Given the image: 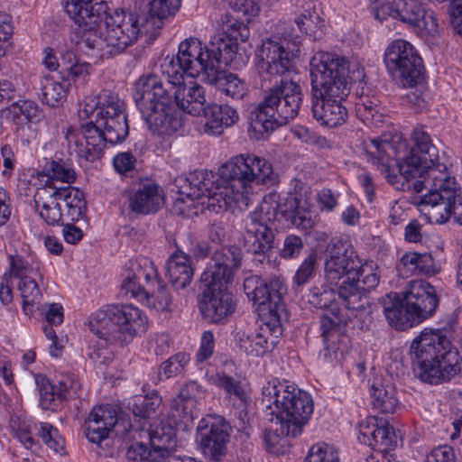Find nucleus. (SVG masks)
I'll return each instance as SVG.
<instances>
[{
  "instance_id": "f257e3e1",
  "label": "nucleus",
  "mask_w": 462,
  "mask_h": 462,
  "mask_svg": "<svg viewBox=\"0 0 462 462\" xmlns=\"http://www.w3.org/2000/svg\"><path fill=\"white\" fill-rule=\"evenodd\" d=\"M325 280L329 291L319 294V309L324 328L335 327L340 321L339 309L335 301V292L347 310L365 311L370 307L367 293L379 283V277L361 264L354 248L338 238H332L326 248ZM328 331L323 330L326 339Z\"/></svg>"
},
{
  "instance_id": "f03ea898",
  "label": "nucleus",
  "mask_w": 462,
  "mask_h": 462,
  "mask_svg": "<svg viewBox=\"0 0 462 462\" xmlns=\"http://www.w3.org/2000/svg\"><path fill=\"white\" fill-rule=\"evenodd\" d=\"M129 134L125 103L117 95L102 90L98 95V106L95 121L82 125L80 130L68 127L65 138L77 157L94 162L103 156L106 143H122Z\"/></svg>"
},
{
  "instance_id": "7ed1b4c3",
  "label": "nucleus",
  "mask_w": 462,
  "mask_h": 462,
  "mask_svg": "<svg viewBox=\"0 0 462 462\" xmlns=\"http://www.w3.org/2000/svg\"><path fill=\"white\" fill-rule=\"evenodd\" d=\"M218 175L223 187L214 192L209 189L205 196L208 209L216 214L247 206L253 183L267 184L274 180L272 164L254 154L232 157L219 168Z\"/></svg>"
},
{
  "instance_id": "20e7f679",
  "label": "nucleus",
  "mask_w": 462,
  "mask_h": 462,
  "mask_svg": "<svg viewBox=\"0 0 462 462\" xmlns=\"http://www.w3.org/2000/svg\"><path fill=\"white\" fill-rule=\"evenodd\" d=\"M451 328H425L415 337L410 352L413 371L422 382L439 384L460 372L459 355L453 348Z\"/></svg>"
},
{
  "instance_id": "39448f33",
  "label": "nucleus",
  "mask_w": 462,
  "mask_h": 462,
  "mask_svg": "<svg viewBox=\"0 0 462 462\" xmlns=\"http://www.w3.org/2000/svg\"><path fill=\"white\" fill-rule=\"evenodd\" d=\"M134 99L150 131L159 136L179 134L183 115L171 103V96L156 74L143 75L134 84Z\"/></svg>"
},
{
  "instance_id": "423d86ee",
  "label": "nucleus",
  "mask_w": 462,
  "mask_h": 462,
  "mask_svg": "<svg viewBox=\"0 0 462 462\" xmlns=\"http://www.w3.org/2000/svg\"><path fill=\"white\" fill-rule=\"evenodd\" d=\"M217 41L220 40H210L208 45H203L197 38L184 40L179 45L176 57L164 59L161 65L162 74L178 83L185 76H202V79L207 81L219 64L230 65L232 48L228 49Z\"/></svg>"
},
{
  "instance_id": "0eeeda50",
  "label": "nucleus",
  "mask_w": 462,
  "mask_h": 462,
  "mask_svg": "<svg viewBox=\"0 0 462 462\" xmlns=\"http://www.w3.org/2000/svg\"><path fill=\"white\" fill-rule=\"evenodd\" d=\"M302 103L300 85L282 78L270 88L262 102L251 111L248 132L256 140L264 139L271 132L286 125L299 114Z\"/></svg>"
},
{
  "instance_id": "6e6552de",
  "label": "nucleus",
  "mask_w": 462,
  "mask_h": 462,
  "mask_svg": "<svg viewBox=\"0 0 462 462\" xmlns=\"http://www.w3.org/2000/svg\"><path fill=\"white\" fill-rule=\"evenodd\" d=\"M389 149H392V144L386 140L374 138L365 143V150L370 161L377 166L383 177L396 189H413L416 193L426 189L429 192L426 180L430 171H440L441 167H444L445 171H448L446 164L431 163L418 153L410 152L408 155L397 162L396 167L399 174H396L395 169L392 165V160L387 155Z\"/></svg>"
},
{
  "instance_id": "1a4fd4ad",
  "label": "nucleus",
  "mask_w": 462,
  "mask_h": 462,
  "mask_svg": "<svg viewBox=\"0 0 462 462\" xmlns=\"http://www.w3.org/2000/svg\"><path fill=\"white\" fill-rule=\"evenodd\" d=\"M262 404L267 415L282 421L286 432L301 434L309 422L314 402L311 395L289 381L273 379L262 389Z\"/></svg>"
},
{
  "instance_id": "9d476101",
  "label": "nucleus",
  "mask_w": 462,
  "mask_h": 462,
  "mask_svg": "<svg viewBox=\"0 0 462 462\" xmlns=\"http://www.w3.org/2000/svg\"><path fill=\"white\" fill-rule=\"evenodd\" d=\"M105 27L99 24L83 31L82 42L98 59H108L122 53L134 43L141 33H145L143 20L137 10L125 12L116 10L106 14Z\"/></svg>"
},
{
  "instance_id": "9b49d317",
  "label": "nucleus",
  "mask_w": 462,
  "mask_h": 462,
  "mask_svg": "<svg viewBox=\"0 0 462 462\" xmlns=\"http://www.w3.org/2000/svg\"><path fill=\"white\" fill-rule=\"evenodd\" d=\"M348 62L335 53H319V96L322 99L319 120L327 127L342 125L346 110L340 101L348 95Z\"/></svg>"
},
{
  "instance_id": "f8f14e48",
  "label": "nucleus",
  "mask_w": 462,
  "mask_h": 462,
  "mask_svg": "<svg viewBox=\"0 0 462 462\" xmlns=\"http://www.w3.org/2000/svg\"><path fill=\"white\" fill-rule=\"evenodd\" d=\"M148 319L133 304H111L98 310L89 320V328L107 344L125 345L145 333Z\"/></svg>"
},
{
  "instance_id": "ddd939ff",
  "label": "nucleus",
  "mask_w": 462,
  "mask_h": 462,
  "mask_svg": "<svg viewBox=\"0 0 462 462\" xmlns=\"http://www.w3.org/2000/svg\"><path fill=\"white\" fill-rule=\"evenodd\" d=\"M33 199L40 217L49 226L78 222L88 210L84 193L70 185L56 187L49 182L36 189Z\"/></svg>"
},
{
  "instance_id": "4468645a",
  "label": "nucleus",
  "mask_w": 462,
  "mask_h": 462,
  "mask_svg": "<svg viewBox=\"0 0 462 462\" xmlns=\"http://www.w3.org/2000/svg\"><path fill=\"white\" fill-rule=\"evenodd\" d=\"M430 171L426 180L429 193L421 198V204L430 206L429 214L437 223H446L451 217L462 226V188L444 167Z\"/></svg>"
},
{
  "instance_id": "2eb2a0df",
  "label": "nucleus",
  "mask_w": 462,
  "mask_h": 462,
  "mask_svg": "<svg viewBox=\"0 0 462 462\" xmlns=\"http://www.w3.org/2000/svg\"><path fill=\"white\" fill-rule=\"evenodd\" d=\"M244 291L263 319H277L281 321L285 311L283 296L287 292L282 277L264 280L257 275L249 276L244 281Z\"/></svg>"
},
{
  "instance_id": "dca6fc26",
  "label": "nucleus",
  "mask_w": 462,
  "mask_h": 462,
  "mask_svg": "<svg viewBox=\"0 0 462 462\" xmlns=\"http://www.w3.org/2000/svg\"><path fill=\"white\" fill-rule=\"evenodd\" d=\"M112 431L121 439L129 437L133 431V425L128 416L120 412L113 404L93 407L84 423V432L88 441L99 444L107 439Z\"/></svg>"
},
{
  "instance_id": "f3484780",
  "label": "nucleus",
  "mask_w": 462,
  "mask_h": 462,
  "mask_svg": "<svg viewBox=\"0 0 462 462\" xmlns=\"http://www.w3.org/2000/svg\"><path fill=\"white\" fill-rule=\"evenodd\" d=\"M208 381L223 393L224 402L245 421L252 405V397L248 383L236 371L235 364L226 363L216 374L210 375Z\"/></svg>"
},
{
  "instance_id": "a211bd4d",
  "label": "nucleus",
  "mask_w": 462,
  "mask_h": 462,
  "mask_svg": "<svg viewBox=\"0 0 462 462\" xmlns=\"http://www.w3.org/2000/svg\"><path fill=\"white\" fill-rule=\"evenodd\" d=\"M384 62L393 78L403 88L413 87L422 75L421 59L404 40H396L386 49Z\"/></svg>"
},
{
  "instance_id": "6ab92c4d",
  "label": "nucleus",
  "mask_w": 462,
  "mask_h": 462,
  "mask_svg": "<svg viewBox=\"0 0 462 462\" xmlns=\"http://www.w3.org/2000/svg\"><path fill=\"white\" fill-rule=\"evenodd\" d=\"M124 440H134L126 450V457L132 461L155 462L169 453V448L174 445L173 432L170 428L167 432L161 433L157 429L154 431L144 430L143 427L133 426V431Z\"/></svg>"
},
{
  "instance_id": "aec40b11",
  "label": "nucleus",
  "mask_w": 462,
  "mask_h": 462,
  "mask_svg": "<svg viewBox=\"0 0 462 462\" xmlns=\"http://www.w3.org/2000/svg\"><path fill=\"white\" fill-rule=\"evenodd\" d=\"M270 209L271 206L264 198L260 210L252 212L245 220V245L258 263L264 262L273 246L274 233L267 223L271 221Z\"/></svg>"
},
{
  "instance_id": "412c9836",
  "label": "nucleus",
  "mask_w": 462,
  "mask_h": 462,
  "mask_svg": "<svg viewBox=\"0 0 462 462\" xmlns=\"http://www.w3.org/2000/svg\"><path fill=\"white\" fill-rule=\"evenodd\" d=\"M312 191L309 185L300 180H294L293 192L282 203L273 208V217L280 214L286 221L302 231L308 232L315 224L313 218Z\"/></svg>"
},
{
  "instance_id": "4be33fe9",
  "label": "nucleus",
  "mask_w": 462,
  "mask_h": 462,
  "mask_svg": "<svg viewBox=\"0 0 462 462\" xmlns=\"http://www.w3.org/2000/svg\"><path fill=\"white\" fill-rule=\"evenodd\" d=\"M232 428L222 416L208 414L197 426L196 439L202 454L219 461L226 454Z\"/></svg>"
},
{
  "instance_id": "5701e85b",
  "label": "nucleus",
  "mask_w": 462,
  "mask_h": 462,
  "mask_svg": "<svg viewBox=\"0 0 462 462\" xmlns=\"http://www.w3.org/2000/svg\"><path fill=\"white\" fill-rule=\"evenodd\" d=\"M199 308L202 317L211 323H224L235 312L236 304L227 285L200 282Z\"/></svg>"
},
{
  "instance_id": "b1692460",
  "label": "nucleus",
  "mask_w": 462,
  "mask_h": 462,
  "mask_svg": "<svg viewBox=\"0 0 462 462\" xmlns=\"http://www.w3.org/2000/svg\"><path fill=\"white\" fill-rule=\"evenodd\" d=\"M263 322L254 331L239 337V346L248 356L259 357L271 353L282 335L281 321L277 319H263Z\"/></svg>"
},
{
  "instance_id": "393cba45",
  "label": "nucleus",
  "mask_w": 462,
  "mask_h": 462,
  "mask_svg": "<svg viewBox=\"0 0 462 462\" xmlns=\"http://www.w3.org/2000/svg\"><path fill=\"white\" fill-rule=\"evenodd\" d=\"M181 6V0H135L134 10L143 20L145 34L156 37L165 21L175 16Z\"/></svg>"
},
{
  "instance_id": "a878e982",
  "label": "nucleus",
  "mask_w": 462,
  "mask_h": 462,
  "mask_svg": "<svg viewBox=\"0 0 462 462\" xmlns=\"http://www.w3.org/2000/svg\"><path fill=\"white\" fill-rule=\"evenodd\" d=\"M242 262V251L236 245H229L216 250L211 261L200 276V282L226 284L231 282L234 272Z\"/></svg>"
},
{
  "instance_id": "bb28decb",
  "label": "nucleus",
  "mask_w": 462,
  "mask_h": 462,
  "mask_svg": "<svg viewBox=\"0 0 462 462\" xmlns=\"http://www.w3.org/2000/svg\"><path fill=\"white\" fill-rule=\"evenodd\" d=\"M162 85L171 96V103L191 116H200L206 106L205 88L196 82L189 85L184 83V77L180 80L166 78L162 79Z\"/></svg>"
},
{
  "instance_id": "cd10ccee",
  "label": "nucleus",
  "mask_w": 462,
  "mask_h": 462,
  "mask_svg": "<svg viewBox=\"0 0 462 462\" xmlns=\"http://www.w3.org/2000/svg\"><path fill=\"white\" fill-rule=\"evenodd\" d=\"M202 393V386L195 381L187 383L180 389L169 412V420L175 428L186 430L193 425L198 417L197 398Z\"/></svg>"
},
{
  "instance_id": "c85d7f7f",
  "label": "nucleus",
  "mask_w": 462,
  "mask_h": 462,
  "mask_svg": "<svg viewBox=\"0 0 462 462\" xmlns=\"http://www.w3.org/2000/svg\"><path fill=\"white\" fill-rule=\"evenodd\" d=\"M266 73L270 76L284 77L295 70V54L284 47L280 37H271L263 41L258 51Z\"/></svg>"
},
{
  "instance_id": "c756f323",
  "label": "nucleus",
  "mask_w": 462,
  "mask_h": 462,
  "mask_svg": "<svg viewBox=\"0 0 462 462\" xmlns=\"http://www.w3.org/2000/svg\"><path fill=\"white\" fill-rule=\"evenodd\" d=\"M160 278L153 262L147 257H139L125 270L121 289L132 298H146L147 288L153 287Z\"/></svg>"
},
{
  "instance_id": "7c9ffc66",
  "label": "nucleus",
  "mask_w": 462,
  "mask_h": 462,
  "mask_svg": "<svg viewBox=\"0 0 462 462\" xmlns=\"http://www.w3.org/2000/svg\"><path fill=\"white\" fill-rule=\"evenodd\" d=\"M207 172L195 171L185 178L177 180L180 197L174 201V211L183 217H189L188 208L194 206V200L208 194L212 181L207 179Z\"/></svg>"
},
{
  "instance_id": "2f4dec72",
  "label": "nucleus",
  "mask_w": 462,
  "mask_h": 462,
  "mask_svg": "<svg viewBox=\"0 0 462 462\" xmlns=\"http://www.w3.org/2000/svg\"><path fill=\"white\" fill-rule=\"evenodd\" d=\"M403 300L416 312L415 314L420 321L431 317L439 302L436 289L423 280H414L409 282L403 292Z\"/></svg>"
},
{
  "instance_id": "473e14b6",
  "label": "nucleus",
  "mask_w": 462,
  "mask_h": 462,
  "mask_svg": "<svg viewBox=\"0 0 462 462\" xmlns=\"http://www.w3.org/2000/svg\"><path fill=\"white\" fill-rule=\"evenodd\" d=\"M64 8L69 17L79 24L81 37L85 29L97 26L107 13L105 0H64Z\"/></svg>"
},
{
  "instance_id": "72a5a7b5",
  "label": "nucleus",
  "mask_w": 462,
  "mask_h": 462,
  "mask_svg": "<svg viewBox=\"0 0 462 462\" xmlns=\"http://www.w3.org/2000/svg\"><path fill=\"white\" fill-rule=\"evenodd\" d=\"M398 19L418 28L424 34L439 32V20L431 10H427L418 0H397Z\"/></svg>"
},
{
  "instance_id": "f704fd0d",
  "label": "nucleus",
  "mask_w": 462,
  "mask_h": 462,
  "mask_svg": "<svg viewBox=\"0 0 462 462\" xmlns=\"http://www.w3.org/2000/svg\"><path fill=\"white\" fill-rule=\"evenodd\" d=\"M215 26L218 32L211 38V41L219 39L218 43L222 42V45H226V48H232L231 64L237 53L239 42H245L250 36L249 27L244 21H240L228 13L221 14L216 20Z\"/></svg>"
},
{
  "instance_id": "c9c22d12",
  "label": "nucleus",
  "mask_w": 462,
  "mask_h": 462,
  "mask_svg": "<svg viewBox=\"0 0 462 462\" xmlns=\"http://www.w3.org/2000/svg\"><path fill=\"white\" fill-rule=\"evenodd\" d=\"M358 429L359 440L369 447L385 450L397 444L396 433L385 420L368 417L359 423Z\"/></svg>"
},
{
  "instance_id": "e433bc0d",
  "label": "nucleus",
  "mask_w": 462,
  "mask_h": 462,
  "mask_svg": "<svg viewBox=\"0 0 462 462\" xmlns=\"http://www.w3.org/2000/svg\"><path fill=\"white\" fill-rule=\"evenodd\" d=\"M129 210L138 215H150L157 212L163 203L160 186L147 182L131 189L127 194Z\"/></svg>"
},
{
  "instance_id": "4c0bfd02",
  "label": "nucleus",
  "mask_w": 462,
  "mask_h": 462,
  "mask_svg": "<svg viewBox=\"0 0 462 462\" xmlns=\"http://www.w3.org/2000/svg\"><path fill=\"white\" fill-rule=\"evenodd\" d=\"M201 115L206 119L204 131L209 135H220L225 128L236 125L239 120L237 110L226 104L209 103Z\"/></svg>"
},
{
  "instance_id": "58836bf2",
  "label": "nucleus",
  "mask_w": 462,
  "mask_h": 462,
  "mask_svg": "<svg viewBox=\"0 0 462 462\" xmlns=\"http://www.w3.org/2000/svg\"><path fill=\"white\" fill-rule=\"evenodd\" d=\"M381 304L388 323L398 330H405L420 322L416 312L403 300H400L396 293L383 297Z\"/></svg>"
},
{
  "instance_id": "ea45409f",
  "label": "nucleus",
  "mask_w": 462,
  "mask_h": 462,
  "mask_svg": "<svg viewBox=\"0 0 462 462\" xmlns=\"http://www.w3.org/2000/svg\"><path fill=\"white\" fill-rule=\"evenodd\" d=\"M167 273L175 290L186 288L191 282L194 270L188 254L181 251L173 253L166 263Z\"/></svg>"
},
{
  "instance_id": "a19ab883",
  "label": "nucleus",
  "mask_w": 462,
  "mask_h": 462,
  "mask_svg": "<svg viewBox=\"0 0 462 462\" xmlns=\"http://www.w3.org/2000/svg\"><path fill=\"white\" fill-rule=\"evenodd\" d=\"M207 82L216 85L217 89L221 94L235 100L243 99L248 93L246 83L236 74L218 72L217 67L214 74L207 79Z\"/></svg>"
},
{
  "instance_id": "79ce46f5",
  "label": "nucleus",
  "mask_w": 462,
  "mask_h": 462,
  "mask_svg": "<svg viewBox=\"0 0 462 462\" xmlns=\"http://www.w3.org/2000/svg\"><path fill=\"white\" fill-rule=\"evenodd\" d=\"M39 175L48 177L46 184L51 182L53 185V180H60L70 185L77 179V172L73 162L69 159L61 158L57 154L45 162L42 171Z\"/></svg>"
},
{
  "instance_id": "37998d69",
  "label": "nucleus",
  "mask_w": 462,
  "mask_h": 462,
  "mask_svg": "<svg viewBox=\"0 0 462 462\" xmlns=\"http://www.w3.org/2000/svg\"><path fill=\"white\" fill-rule=\"evenodd\" d=\"M8 260L9 268L4 274L8 275L14 281L41 275L40 263L34 254L15 253L10 254Z\"/></svg>"
},
{
  "instance_id": "c03bdc74",
  "label": "nucleus",
  "mask_w": 462,
  "mask_h": 462,
  "mask_svg": "<svg viewBox=\"0 0 462 462\" xmlns=\"http://www.w3.org/2000/svg\"><path fill=\"white\" fill-rule=\"evenodd\" d=\"M272 426L264 431V442L268 452L276 456L285 454L290 448L288 438H297L300 434L286 432V428L282 427L283 422L275 420L273 416L270 418Z\"/></svg>"
},
{
  "instance_id": "a18cd8bd",
  "label": "nucleus",
  "mask_w": 462,
  "mask_h": 462,
  "mask_svg": "<svg viewBox=\"0 0 462 462\" xmlns=\"http://www.w3.org/2000/svg\"><path fill=\"white\" fill-rule=\"evenodd\" d=\"M69 84L55 80L50 75L43 76L40 80L39 94L42 103L57 107L61 105L67 97Z\"/></svg>"
},
{
  "instance_id": "49530a36",
  "label": "nucleus",
  "mask_w": 462,
  "mask_h": 462,
  "mask_svg": "<svg viewBox=\"0 0 462 462\" xmlns=\"http://www.w3.org/2000/svg\"><path fill=\"white\" fill-rule=\"evenodd\" d=\"M371 395L374 409L382 413H394L399 406L397 392L392 384L373 385Z\"/></svg>"
},
{
  "instance_id": "de8ad7c7",
  "label": "nucleus",
  "mask_w": 462,
  "mask_h": 462,
  "mask_svg": "<svg viewBox=\"0 0 462 462\" xmlns=\"http://www.w3.org/2000/svg\"><path fill=\"white\" fill-rule=\"evenodd\" d=\"M8 113L14 123L37 124L44 117L43 111L32 100L14 102L8 108Z\"/></svg>"
},
{
  "instance_id": "09e8293b",
  "label": "nucleus",
  "mask_w": 462,
  "mask_h": 462,
  "mask_svg": "<svg viewBox=\"0 0 462 462\" xmlns=\"http://www.w3.org/2000/svg\"><path fill=\"white\" fill-rule=\"evenodd\" d=\"M414 146L411 152L418 153L420 157L435 164H445L439 161V151L432 143L430 134L421 126L414 128L412 132Z\"/></svg>"
},
{
  "instance_id": "8fccbe9b",
  "label": "nucleus",
  "mask_w": 462,
  "mask_h": 462,
  "mask_svg": "<svg viewBox=\"0 0 462 462\" xmlns=\"http://www.w3.org/2000/svg\"><path fill=\"white\" fill-rule=\"evenodd\" d=\"M161 404L162 397L156 391H152L144 395L137 394L132 397L128 402V407L134 416L148 419L155 414Z\"/></svg>"
},
{
  "instance_id": "3c124183",
  "label": "nucleus",
  "mask_w": 462,
  "mask_h": 462,
  "mask_svg": "<svg viewBox=\"0 0 462 462\" xmlns=\"http://www.w3.org/2000/svg\"><path fill=\"white\" fill-rule=\"evenodd\" d=\"M35 277L32 276L15 281L23 299V310L29 317L33 314L35 305L39 304L42 299V291Z\"/></svg>"
},
{
  "instance_id": "603ef678",
  "label": "nucleus",
  "mask_w": 462,
  "mask_h": 462,
  "mask_svg": "<svg viewBox=\"0 0 462 462\" xmlns=\"http://www.w3.org/2000/svg\"><path fill=\"white\" fill-rule=\"evenodd\" d=\"M144 293L146 298L138 297L136 299L141 303L158 311H164L169 309L171 299L162 278L154 282L153 287L147 288Z\"/></svg>"
},
{
  "instance_id": "864d4df0",
  "label": "nucleus",
  "mask_w": 462,
  "mask_h": 462,
  "mask_svg": "<svg viewBox=\"0 0 462 462\" xmlns=\"http://www.w3.org/2000/svg\"><path fill=\"white\" fill-rule=\"evenodd\" d=\"M61 68L67 73L68 79L72 80L85 79L92 70L90 63L81 60L72 51H66L61 55Z\"/></svg>"
},
{
  "instance_id": "5fc2aeb1",
  "label": "nucleus",
  "mask_w": 462,
  "mask_h": 462,
  "mask_svg": "<svg viewBox=\"0 0 462 462\" xmlns=\"http://www.w3.org/2000/svg\"><path fill=\"white\" fill-rule=\"evenodd\" d=\"M35 382L39 389V402L42 409L55 411L63 401L56 394L57 390L54 384L42 374L35 375Z\"/></svg>"
},
{
  "instance_id": "6e6d98bb",
  "label": "nucleus",
  "mask_w": 462,
  "mask_h": 462,
  "mask_svg": "<svg viewBox=\"0 0 462 462\" xmlns=\"http://www.w3.org/2000/svg\"><path fill=\"white\" fill-rule=\"evenodd\" d=\"M53 384L57 390L56 394L62 401L75 399L81 389V383L78 376L69 372L60 373L56 376V381Z\"/></svg>"
},
{
  "instance_id": "4d7b16f0",
  "label": "nucleus",
  "mask_w": 462,
  "mask_h": 462,
  "mask_svg": "<svg viewBox=\"0 0 462 462\" xmlns=\"http://www.w3.org/2000/svg\"><path fill=\"white\" fill-rule=\"evenodd\" d=\"M34 428L38 437L49 448L56 453L64 450L65 440L56 427L49 422H39Z\"/></svg>"
},
{
  "instance_id": "13d9d810",
  "label": "nucleus",
  "mask_w": 462,
  "mask_h": 462,
  "mask_svg": "<svg viewBox=\"0 0 462 462\" xmlns=\"http://www.w3.org/2000/svg\"><path fill=\"white\" fill-rule=\"evenodd\" d=\"M189 362V356L184 352L177 353L163 362L160 367L159 374L166 379L179 374Z\"/></svg>"
},
{
  "instance_id": "bf43d9fd",
  "label": "nucleus",
  "mask_w": 462,
  "mask_h": 462,
  "mask_svg": "<svg viewBox=\"0 0 462 462\" xmlns=\"http://www.w3.org/2000/svg\"><path fill=\"white\" fill-rule=\"evenodd\" d=\"M317 261L318 253L316 250H312L303 260L293 277L294 283L297 286L306 284L314 276Z\"/></svg>"
},
{
  "instance_id": "052dcab7",
  "label": "nucleus",
  "mask_w": 462,
  "mask_h": 462,
  "mask_svg": "<svg viewBox=\"0 0 462 462\" xmlns=\"http://www.w3.org/2000/svg\"><path fill=\"white\" fill-rule=\"evenodd\" d=\"M371 12L374 17L383 22L387 17L398 19L397 0L389 2L388 0H371Z\"/></svg>"
},
{
  "instance_id": "680f3d73",
  "label": "nucleus",
  "mask_w": 462,
  "mask_h": 462,
  "mask_svg": "<svg viewBox=\"0 0 462 462\" xmlns=\"http://www.w3.org/2000/svg\"><path fill=\"white\" fill-rule=\"evenodd\" d=\"M215 351V337L211 330L202 333L199 350L196 353L197 363L202 364L208 360Z\"/></svg>"
},
{
  "instance_id": "e2e57ef3",
  "label": "nucleus",
  "mask_w": 462,
  "mask_h": 462,
  "mask_svg": "<svg viewBox=\"0 0 462 462\" xmlns=\"http://www.w3.org/2000/svg\"><path fill=\"white\" fill-rule=\"evenodd\" d=\"M136 162L137 160L131 152H119L113 159L114 168L121 175H127L132 172Z\"/></svg>"
},
{
  "instance_id": "0e129e2a",
  "label": "nucleus",
  "mask_w": 462,
  "mask_h": 462,
  "mask_svg": "<svg viewBox=\"0 0 462 462\" xmlns=\"http://www.w3.org/2000/svg\"><path fill=\"white\" fill-rule=\"evenodd\" d=\"M234 11L251 17L258 14L260 7L255 0H224Z\"/></svg>"
},
{
  "instance_id": "69168bd1",
  "label": "nucleus",
  "mask_w": 462,
  "mask_h": 462,
  "mask_svg": "<svg viewBox=\"0 0 462 462\" xmlns=\"http://www.w3.org/2000/svg\"><path fill=\"white\" fill-rule=\"evenodd\" d=\"M303 248L301 238L295 235H289L285 237L281 256L284 259H292L299 256Z\"/></svg>"
},
{
  "instance_id": "338daca9",
  "label": "nucleus",
  "mask_w": 462,
  "mask_h": 462,
  "mask_svg": "<svg viewBox=\"0 0 462 462\" xmlns=\"http://www.w3.org/2000/svg\"><path fill=\"white\" fill-rule=\"evenodd\" d=\"M440 263L436 262L432 255L428 253L420 254L419 266L417 273L425 275H435L440 272Z\"/></svg>"
},
{
  "instance_id": "774afa93",
  "label": "nucleus",
  "mask_w": 462,
  "mask_h": 462,
  "mask_svg": "<svg viewBox=\"0 0 462 462\" xmlns=\"http://www.w3.org/2000/svg\"><path fill=\"white\" fill-rule=\"evenodd\" d=\"M426 462H456L455 453L450 446H439L427 456Z\"/></svg>"
}]
</instances>
